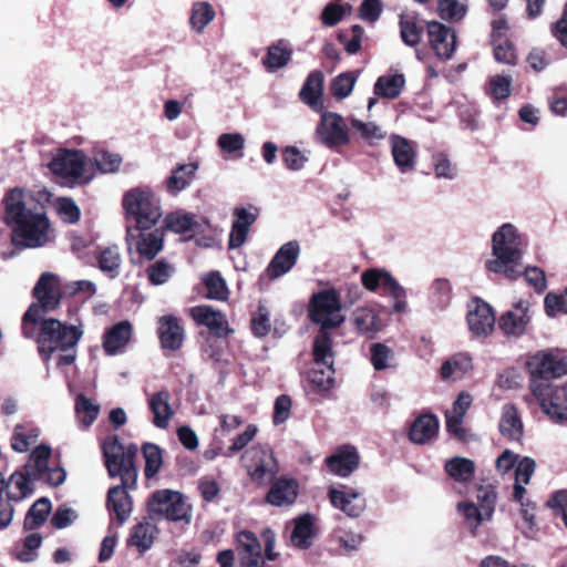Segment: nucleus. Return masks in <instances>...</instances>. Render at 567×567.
Masks as SVG:
<instances>
[{"mask_svg":"<svg viewBox=\"0 0 567 567\" xmlns=\"http://www.w3.org/2000/svg\"><path fill=\"white\" fill-rule=\"evenodd\" d=\"M32 296L37 299L28 308L22 318V330L27 338L35 337L34 326L40 323L37 334L38 350L43 360H49L56 350L71 348V327L61 321L43 316L55 310L61 301L59 279L51 272H43L35 284Z\"/></svg>","mask_w":567,"mask_h":567,"instance_id":"obj_1","label":"nucleus"},{"mask_svg":"<svg viewBox=\"0 0 567 567\" xmlns=\"http://www.w3.org/2000/svg\"><path fill=\"white\" fill-rule=\"evenodd\" d=\"M0 219L10 228L14 248H40L50 240V219L45 212H37L27 206L22 187L16 186L4 193L0 202Z\"/></svg>","mask_w":567,"mask_h":567,"instance_id":"obj_2","label":"nucleus"},{"mask_svg":"<svg viewBox=\"0 0 567 567\" xmlns=\"http://www.w3.org/2000/svg\"><path fill=\"white\" fill-rule=\"evenodd\" d=\"M51 447L40 444L33 449L24 464V472L16 471L8 480L4 478L7 499L20 502L34 492L33 481H41L51 486H58L65 480V472L61 467H50Z\"/></svg>","mask_w":567,"mask_h":567,"instance_id":"obj_3","label":"nucleus"},{"mask_svg":"<svg viewBox=\"0 0 567 567\" xmlns=\"http://www.w3.org/2000/svg\"><path fill=\"white\" fill-rule=\"evenodd\" d=\"M122 206L126 218L135 221L140 235L151 230L162 217L159 203L148 186H138L125 192Z\"/></svg>","mask_w":567,"mask_h":567,"instance_id":"obj_4","label":"nucleus"},{"mask_svg":"<svg viewBox=\"0 0 567 567\" xmlns=\"http://www.w3.org/2000/svg\"><path fill=\"white\" fill-rule=\"evenodd\" d=\"M105 466L111 477H121L125 485H135L137 468L134 458L137 446L134 444L124 446L117 436H109L102 444Z\"/></svg>","mask_w":567,"mask_h":567,"instance_id":"obj_5","label":"nucleus"},{"mask_svg":"<svg viewBox=\"0 0 567 567\" xmlns=\"http://www.w3.org/2000/svg\"><path fill=\"white\" fill-rule=\"evenodd\" d=\"M497 498V491L494 486L482 485L476 489V502L463 501L457 504V513L462 517L464 526L473 536L477 535L482 524L492 522Z\"/></svg>","mask_w":567,"mask_h":567,"instance_id":"obj_6","label":"nucleus"},{"mask_svg":"<svg viewBox=\"0 0 567 567\" xmlns=\"http://www.w3.org/2000/svg\"><path fill=\"white\" fill-rule=\"evenodd\" d=\"M528 373V389L535 384L551 383V379H558L567 374V359L559 349H543L530 354L526 361Z\"/></svg>","mask_w":567,"mask_h":567,"instance_id":"obj_7","label":"nucleus"},{"mask_svg":"<svg viewBox=\"0 0 567 567\" xmlns=\"http://www.w3.org/2000/svg\"><path fill=\"white\" fill-rule=\"evenodd\" d=\"M312 353L315 367L309 372V381L319 391H327L334 381V353L329 331H319L313 341Z\"/></svg>","mask_w":567,"mask_h":567,"instance_id":"obj_8","label":"nucleus"},{"mask_svg":"<svg viewBox=\"0 0 567 567\" xmlns=\"http://www.w3.org/2000/svg\"><path fill=\"white\" fill-rule=\"evenodd\" d=\"M527 402H535L542 412L554 423H567V381L563 384H535Z\"/></svg>","mask_w":567,"mask_h":567,"instance_id":"obj_9","label":"nucleus"},{"mask_svg":"<svg viewBox=\"0 0 567 567\" xmlns=\"http://www.w3.org/2000/svg\"><path fill=\"white\" fill-rule=\"evenodd\" d=\"M200 224L194 216L187 213L173 212L165 216L163 227L147 234H141V241L136 248H162L165 231H172L183 236V240L194 238Z\"/></svg>","mask_w":567,"mask_h":567,"instance_id":"obj_10","label":"nucleus"},{"mask_svg":"<svg viewBox=\"0 0 567 567\" xmlns=\"http://www.w3.org/2000/svg\"><path fill=\"white\" fill-rule=\"evenodd\" d=\"M250 480L258 485H267L279 472L278 461L270 446L255 444L241 456Z\"/></svg>","mask_w":567,"mask_h":567,"instance_id":"obj_11","label":"nucleus"},{"mask_svg":"<svg viewBox=\"0 0 567 567\" xmlns=\"http://www.w3.org/2000/svg\"><path fill=\"white\" fill-rule=\"evenodd\" d=\"M147 506L152 517H165L169 520L186 523H189L192 518L190 505L176 491H156L148 499Z\"/></svg>","mask_w":567,"mask_h":567,"instance_id":"obj_12","label":"nucleus"},{"mask_svg":"<svg viewBox=\"0 0 567 567\" xmlns=\"http://www.w3.org/2000/svg\"><path fill=\"white\" fill-rule=\"evenodd\" d=\"M312 321L321 326L320 331L340 326L344 318L341 315V305L334 291H321L313 295L310 305Z\"/></svg>","mask_w":567,"mask_h":567,"instance_id":"obj_13","label":"nucleus"},{"mask_svg":"<svg viewBox=\"0 0 567 567\" xmlns=\"http://www.w3.org/2000/svg\"><path fill=\"white\" fill-rule=\"evenodd\" d=\"M316 138L328 148H337L350 143V131L344 118L334 112H322L316 127Z\"/></svg>","mask_w":567,"mask_h":567,"instance_id":"obj_14","label":"nucleus"},{"mask_svg":"<svg viewBox=\"0 0 567 567\" xmlns=\"http://www.w3.org/2000/svg\"><path fill=\"white\" fill-rule=\"evenodd\" d=\"M536 470V462L525 456L522 458L518 464L515 473L514 480V489L512 494V499L520 504V514L523 519L526 523L528 529H532L535 525L534 523V509L535 504L525 501L526 496V486L529 484L532 476L534 475Z\"/></svg>","mask_w":567,"mask_h":567,"instance_id":"obj_15","label":"nucleus"},{"mask_svg":"<svg viewBox=\"0 0 567 567\" xmlns=\"http://www.w3.org/2000/svg\"><path fill=\"white\" fill-rule=\"evenodd\" d=\"M363 286L374 291L382 288L393 299V311L402 313L406 310L405 290L386 271L369 269L361 276Z\"/></svg>","mask_w":567,"mask_h":567,"instance_id":"obj_16","label":"nucleus"},{"mask_svg":"<svg viewBox=\"0 0 567 567\" xmlns=\"http://www.w3.org/2000/svg\"><path fill=\"white\" fill-rule=\"evenodd\" d=\"M530 323V302L528 299H518L512 308L504 312L498 320L501 331L508 338L524 336Z\"/></svg>","mask_w":567,"mask_h":567,"instance_id":"obj_17","label":"nucleus"},{"mask_svg":"<svg viewBox=\"0 0 567 567\" xmlns=\"http://www.w3.org/2000/svg\"><path fill=\"white\" fill-rule=\"evenodd\" d=\"M466 322L473 337L486 338L494 331L495 315L487 302L475 299L467 306Z\"/></svg>","mask_w":567,"mask_h":567,"instance_id":"obj_18","label":"nucleus"},{"mask_svg":"<svg viewBox=\"0 0 567 567\" xmlns=\"http://www.w3.org/2000/svg\"><path fill=\"white\" fill-rule=\"evenodd\" d=\"M427 41L440 60H450L456 48V33L451 27L437 21L426 23Z\"/></svg>","mask_w":567,"mask_h":567,"instance_id":"obj_19","label":"nucleus"},{"mask_svg":"<svg viewBox=\"0 0 567 567\" xmlns=\"http://www.w3.org/2000/svg\"><path fill=\"white\" fill-rule=\"evenodd\" d=\"M485 265L488 271L509 279L519 277L525 269L520 250H493Z\"/></svg>","mask_w":567,"mask_h":567,"instance_id":"obj_20","label":"nucleus"},{"mask_svg":"<svg viewBox=\"0 0 567 567\" xmlns=\"http://www.w3.org/2000/svg\"><path fill=\"white\" fill-rule=\"evenodd\" d=\"M236 549L243 567H265L261 544L254 533L239 532L236 536Z\"/></svg>","mask_w":567,"mask_h":567,"instance_id":"obj_21","label":"nucleus"},{"mask_svg":"<svg viewBox=\"0 0 567 567\" xmlns=\"http://www.w3.org/2000/svg\"><path fill=\"white\" fill-rule=\"evenodd\" d=\"M147 405L152 413V424L159 430H166L175 414L169 392L163 389L150 394Z\"/></svg>","mask_w":567,"mask_h":567,"instance_id":"obj_22","label":"nucleus"},{"mask_svg":"<svg viewBox=\"0 0 567 567\" xmlns=\"http://www.w3.org/2000/svg\"><path fill=\"white\" fill-rule=\"evenodd\" d=\"M123 482L121 485L113 486L107 492L106 508L121 524L126 522L132 513V499L127 487Z\"/></svg>","mask_w":567,"mask_h":567,"instance_id":"obj_23","label":"nucleus"},{"mask_svg":"<svg viewBox=\"0 0 567 567\" xmlns=\"http://www.w3.org/2000/svg\"><path fill=\"white\" fill-rule=\"evenodd\" d=\"M298 489L299 485L296 480L281 476L272 483L266 501L268 504L278 507L290 506L297 499Z\"/></svg>","mask_w":567,"mask_h":567,"instance_id":"obj_24","label":"nucleus"},{"mask_svg":"<svg viewBox=\"0 0 567 567\" xmlns=\"http://www.w3.org/2000/svg\"><path fill=\"white\" fill-rule=\"evenodd\" d=\"M323 79L321 71L310 72L299 93L300 100L315 112L323 110Z\"/></svg>","mask_w":567,"mask_h":567,"instance_id":"obj_25","label":"nucleus"},{"mask_svg":"<svg viewBox=\"0 0 567 567\" xmlns=\"http://www.w3.org/2000/svg\"><path fill=\"white\" fill-rule=\"evenodd\" d=\"M359 461L355 447L344 445L330 455L326 462L331 473L347 477L358 467Z\"/></svg>","mask_w":567,"mask_h":567,"instance_id":"obj_26","label":"nucleus"},{"mask_svg":"<svg viewBox=\"0 0 567 567\" xmlns=\"http://www.w3.org/2000/svg\"><path fill=\"white\" fill-rule=\"evenodd\" d=\"M189 316L202 326H206L210 332L223 336L228 331V323L225 316L215 310L212 306L200 305L189 309Z\"/></svg>","mask_w":567,"mask_h":567,"instance_id":"obj_27","label":"nucleus"},{"mask_svg":"<svg viewBox=\"0 0 567 567\" xmlns=\"http://www.w3.org/2000/svg\"><path fill=\"white\" fill-rule=\"evenodd\" d=\"M329 498L336 508H339L349 517H359L365 508L364 498L357 492L330 488Z\"/></svg>","mask_w":567,"mask_h":567,"instance_id":"obj_28","label":"nucleus"},{"mask_svg":"<svg viewBox=\"0 0 567 567\" xmlns=\"http://www.w3.org/2000/svg\"><path fill=\"white\" fill-rule=\"evenodd\" d=\"M158 337L165 349L177 350L184 340V330L178 319L172 315L158 319Z\"/></svg>","mask_w":567,"mask_h":567,"instance_id":"obj_29","label":"nucleus"},{"mask_svg":"<svg viewBox=\"0 0 567 567\" xmlns=\"http://www.w3.org/2000/svg\"><path fill=\"white\" fill-rule=\"evenodd\" d=\"M292 53L288 41L280 39L267 48L261 63L268 72H276L290 62Z\"/></svg>","mask_w":567,"mask_h":567,"instance_id":"obj_30","label":"nucleus"},{"mask_svg":"<svg viewBox=\"0 0 567 567\" xmlns=\"http://www.w3.org/2000/svg\"><path fill=\"white\" fill-rule=\"evenodd\" d=\"M498 426L502 435L509 441H520L524 426L514 404L507 403L503 406Z\"/></svg>","mask_w":567,"mask_h":567,"instance_id":"obj_31","label":"nucleus"},{"mask_svg":"<svg viewBox=\"0 0 567 567\" xmlns=\"http://www.w3.org/2000/svg\"><path fill=\"white\" fill-rule=\"evenodd\" d=\"M132 337V326L128 321H121L105 332L103 347L107 354L118 353Z\"/></svg>","mask_w":567,"mask_h":567,"instance_id":"obj_32","label":"nucleus"},{"mask_svg":"<svg viewBox=\"0 0 567 567\" xmlns=\"http://www.w3.org/2000/svg\"><path fill=\"white\" fill-rule=\"evenodd\" d=\"M392 156L401 173L411 172L415 166L416 152L413 144L405 137L393 136Z\"/></svg>","mask_w":567,"mask_h":567,"instance_id":"obj_33","label":"nucleus"},{"mask_svg":"<svg viewBox=\"0 0 567 567\" xmlns=\"http://www.w3.org/2000/svg\"><path fill=\"white\" fill-rule=\"evenodd\" d=\"M426 23L429 22L415 14H401L399 27L403 43L409 47L417 45L421 42L424 30H426Z\"/></svg>","mask_w":567,"mask_h":567,"instance_id":"obj_34","label":"nucleus"},{"mask_svg":"<svg viewBox=\"0 0 567 567\" xmlns=\"http://www.w3.org/2000/svg\"><path fill=\"white\" fill-rule=\"evenodd\" d=\"M439 421L433 415H422L411 425L409 436L415 444L430 443L437 434Z\"/></svg>","mask_w":567,"mask_h":567,"instance_id":"obj_35","label":"nucleus"},{"mask_svg":"<svg viewBox=\"0 0 567 567\" xmlns=\"http://www.w3.org/2000/svg\"><path fill=\"white\" fill-rule=\"evenodd\" d=\"M196 171L197 165L194 163L179 164L165 182L167 192L175 196L185 189L195 178Z\"/></svg>","mask_w":567,"mask_h":567,"instance_id":"obj_36","label":"nucleus"},{"mask_svg":"<svg viewBox=\"0 0 567 567\" xmlns=\"http://www.w3.org/2000/svg\"><path fill=\"white\" fill-rule=\"evenodd\" d=\"M472 369V358L465 353H457L443 363L441 368V377L446 381H457Z\"/></svg>","mask_w":567,"mask_h":567,"instance_id":"obj_37","label":"nucleus"},{"mask_svg":"<svg viewBox=\"0 0 567 567\" xmlns=\"http://www.w3.org/2000/svg\"><path fill=\"white\" fill-rule=\"evenodd\" d=\"M524 245H527L524 235L511 223L502 225L492 236V248H520Z\"/></svg>","mask_w":567,"mask_h":567,"instance_id":"obj_38","label":"nucleus"},{"mask_svg":"<svg viewBox=\"0 0 567 567\" xmlns=\"http://www.w3.org/2000/svg\"><path fill=\"white\" fill-rule=\"evenodd\" d=\"M405 84L404 75L396 73L393 75H381L374 83V94L382 99H396Z\"/></svg>","mask_w":567,"mask_h":567,"instance_id":"obj_39","label":"nucleus"},{"mask_svg":"<svg viewBox=\"0 0 567 567\" xmlns=\"http://www.w3.org/2000/svg\"><path fill=\"white\" fill-rule=\"evenodd\" d=\"M51 502L47 497L37 499L29 508L24 522L23 528L25 530H35L42 526L51 512Z\"/></svg>","mask_w":567,"mask_h":567,"instance_id":"obj_40","label":"nucleus"},{"mask_svg":"<svg viewBox=\"0 0 567 567\" xmlns=\"http://www.w3.org/2000/svg\"><path fill=\"white\" fill-rule=\"evenodd\" d=\"M40 436V429L33 425L17 424L11 436V447L19 453L27 452L35 444Z\"/></svg>","mask_w":567,"mask_h":567,"instance_id":"obj_41","label":"nucleus"},{"mask_svg":"<svg viewBox=\"0 0 567 567\" xmlns=\"http://www.w3.org/2000/svg\"><path fill=\"white\" fill-rule=\"evenodd\" d=\"M95 161L89 158L82 151L73 148V184H86L96 174Z\"/></svg>","mask_w":567,"mask_h":567,"instance_id":"obj_42","label":"nucleus"},{"mask_svg":"<svg viewBox=\"0 0 567 567\" xmlns=\"http://www.w3.org/2000/svg\"><path fill=\"white\" fill-rule=\"evenodd\" d=\"M101 406L99 403L86 398L83 394H79L75 399V413L79 421V425L86 430L90 427L100 414Z\"/></svg>","mask_w":567,"mask_h":567,"instance_id":"obj_43","label":"nucleus"},{"mask_svg":"<svg viewBox=\"0 0 567 567\" xmlns=\"http://www.w3.org/2000/svg\"><path fill=\"white\" fill-rule=\"evenodd\" d=\"M445 471L456 482L467 483L475 473V463L466 457H453L445 463Z\"/></svg>","mask_w":567,"mask_h":567,"instance_id":"obj_44","label":"nucleus"},{"mask_svg":"<svg viewBox=\"0 0 567 567\" xmlns=\"http://www.w3.org/2000/svg\"><path fill=\"white\" fill-rule=\"evenodd\" d=\"M215 16V9L209 2H194L190 10L189 24L194 31L202 33L204 29L214 20Z\"/></svg>","mask_w":567,"mask_h":567,"instance_id":"obj_45","label":"nucleus"},{"mask_svg":"<svg viewBox=\"0 0 567 567\" xmlns=\"http://www.w3.org/2000/svg\"><path fill=\"white\" fill-rule=\"evenodd\" d=\"M155 526L150 523H141L133 527L128 545L135 547L140 553L148 550L155 539Z\"/></svg>","mask_w":567,"mask_h":567,"instance_id":"obj_46","label":"nucleus"},{"mask_svg":"<svg viewBox=\"0 0 567 567\" xmlns=\"http://www.w3.org/2000/svg\"><path fill=\"white\" fill-rule=\"evenodd\" d=\"M353 322L357 329L364 334H374L383 327L380 318L370 308H359L353 313Z\"/></svg>","mask_w":567,"mask_h":567,"instance_id":"obj_47","label":"nucleus"},{"mask_svg":"<svg viewBox=\"0 0 567 567\" xmlns=\"http://www.w3.org/2000/svg\"><path fill=\"white\" fill-rule=\"evenodd\" d=\"M297 257L298 250H278L267 268L269 278H278L288 272L295 265Z\"/></svg>","mask_w":567,"mask_h":567,"instance_id":"obj_48","label":"nucleus"},{"mask_svg":"<svg viewBox=\"0 0 567 567\" xmlns=\"http://www.w3.org/2000/svg\"><path fill=\"white\" fill-rule=\"evenodd\" d=\"M312 534V517L310 515H303L295 522L291 542L297 547L307 548L310 546Z\"/></svg>","mask_w":567,"mask_h":567,"instance_id":"obj_49","label":"nucleus"},{"mask_svg":"<svg viewBox=\"0 0 567 567\" xmlns=\"http://www.w3.org/2000/svg\"><path fill=\"white\" fill-rule=\"evenodd\" d=\"M143 455L145 458V476L151 478L159 472L163 465L162 451L156 444L145 443Z\"/></svg>","mask_w":567,"mask_h":567,"instance_id":"obj_50","label":"nucleus"},{"mask_svg":"<svg viewBox=\"0 0 567 567\" xmlns=\"http://www.w3.org/2000/svg\"><path fill=\"white\" fill-rule=\"evenodd\" d=\"M203 281L206 286V298L214 300H226L228 297V289L225 280L218 272L207 274Z\"/></svg>","mask_w":567,"mask_h":567,"instance_id":"obj_51","label":"nucleus"},{"mask_svg":"<svg viewBox=\"0 0 567 567\" xmlns=\"http://www.w3.org/2000/svg\"><path fill=\"white\" fill-rule=\"evenodd\" d=\"M94 161L99 172L103 174H112L120 169L123 159L120 154L102 150L96 153Z\"/></svg>","mask_w":567,"mask_h":567,"instance_id":"obj_52","label":"nucleus"},{"mask_svg":"<svg viewBox=\"0 0 567 567\" xmlns=\"http://www.w3.org/2000/svg\"><path fill=\"white\" fill-rule=\"evenodd\" d=\"M492 45L494 58L497 62L508 65L516 64V49L509 39H504L503 41L494 42L492 43Z\"/></svg>","mask_w":567,"mask_h":567,"instance_id":"obj_53","label":"nucleus"},{"mask_svg":"<svg viewBox=\"0 0 567 567\" xmlns=\"http://www.w3.org/2000/svg\"><path fill=\"white\" fill-rule=\"evenodd\" d=\"M437 11L443 20L457 22L466 12V8L457 0H439Z\"/></svg>","mask_w":567,"mask_h":567,"instance_id":"obj_54","label":"nucleus"},{"mask_svg":"<svg viewBox=\"0 0 567 567\" xmlns=\"http://www.w3.org/2000/svg\"><path fill=\"white\" fill-rule=\"evenodd\" d=\"M31 533L28 534L23 540H22V549L18 554V558L21 561L29 563L35 559L37 557V549L42 544V536L38 532L30 530Z\"/></svg>","mask_w":567,"mask_h":567,"instance_id":"obj_55","label":"nucleus"},{"mask_svg":"<svg viewBox=\"0 0 567 567\" xmlns=\"http://www.w3.org/2000/svg\"><path fill=\"white\" fill-rule=\"evenodd\" d=\"M50 171L64 178H71V150L62 148L49 163Z\"/></svg>","mask_w":567,"mask_h":567,"instance_id":"obj_56","label":"nucleus"},{"mask_svg":"<svg viewBox=\"0 0 567 567\" xmlns=\"http://www.w3.org/2000/svg\"><path fill=\"white\" fill-rule=\"evenodd\" d=\"M370 352L371 363L375 370H384L391 367L393 352L389 347L382 343H374L371 346Z\"/></svg>","mask_w":567,"mask_h":567,"instance_id":"obj_57","label":"nucleus"},{"mask_svg":"<svg viewBox=\"0 0 567 567\" xmlns=\"http://www.w3.org/2000/svg\"><path fill=\"white\" fill-rule=\"evenodd\" d=\"M355 78L351 73H341L331 83V92L337 99H344L353 90Z\"/></svg>","mask_w":567,"mask_h":567,"instance_id":"obj_58","label":"nucleus"},{"mask_svg":"<svg viewBox=\"0 0 567 567\" xmlns=\"http://www.w3.org/2000/svg\"><path fill=\"white\" fill-rule=\"evenodd\" d=\"M545 310L549 317L567 313V288L559 295L549 292L545 297Z\"/></svg>","mask_w":567,"mask_h":567,"instance_id":"obj_59","label":"nucleus"},{"mask_svg":"<svg viewBox=\"0 0 567 567\" xmlns=\"http://www.w3.org/2000/svg\"><path fill=\"white\" fill-rule=\"evenodd\" d=\"M282 162L290 171L301 169L308 158L296 146H286L281 152Z\"/></svg>","mask_w":567,"mask_h":567,"instance_id":"obj_60","label":"nucleus"},{"mask_svg":"<svg viewBox=\"0 0 567 567\" xmlns=\"http://www.w3.org/2000/svg\"><path fill=\"white\" fill-rule=\"evenodd\" d=\"M120 264L121 257L117 250H102L99 256L101 270L109 274L111 277H115L117 275Z\"/></svg>","mask_w":567,"mask_h":567,"instance_id":"obj_61","label":"nucleus"},{"mask_svg":"<svg viewBox=\"0 0 567 567\" xmlns=\"http://www.w3.org/2000/svg\"><path fill=\"white\" fill-rule=\"evenodd\" d=\"M251 330L257 337H265L270 331L269 311L262 305L251 318Z\"/></svg>","mask_w":567,"mask_h":567,"instance_id":"obj_62","label":"nucleus"},{"mask_svg":"<svg viewBox=\"0 0 567 567\" xmlns=\"http://www.w3.org/2000/svg\"><path fill=\"white\" fill-rule=\"evenodd\" d=\"M512 79L509 76L495 75L489 80L492 96L497 100H506L511 95Z\"/></svg>","mask_w":567,"mask_h":567,"instance_id":"obj_63","label":"nucleus"},{"mask_svg":"<svg viewBox=\"0 0 567 567\" xmlns=\"http://www.w3.org/2000/svg\"><path fill=\"white\" fill-rule=\"evenodd\" d=\"M351 126L360 133L361 138L365 141L372 140H382L384 134L381 132V128L371 122H362L357 118L351 120Z\"/></svg>","mask_w":567,"mask_h":567,"instance_id":"obj_64","label":"nucleus"}]
</instances>
